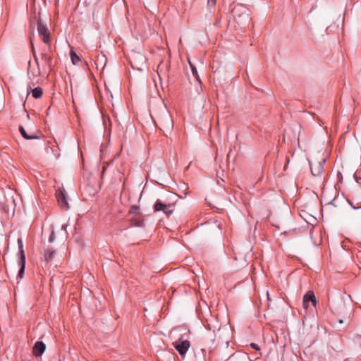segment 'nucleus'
I'll use <instances>...</instances> for the list:
<instances>
[{
  "instance_id": "412c9836",
  "label": "nucleus",
  "mask_w": 361,
  "mask_h": 361,
  "mask_svg": "<svg viewBox=\"0 0 361 361\" xmlns=\"http://www.w3.org/2000/svg\"><path fill=\"white\" fill-rule=\"evenodd\" d=\"M209 4H210L212 6H214L216 4V0H209Z\"/></svg>"
},
{
  "instance_id": "6e6552de",
  "label": "nucleus",
  "mask_w": 361,
  "mask_h": 361,
  "mask_svg": "<svg viewBox=\"0 0 361 361\" xmlns=\"http://www.w3.org/2000/svg\"><path fill=\"white\" fill-rule=\"evenodd\" d=\"M56 197L60 207L63 209L69 208L66 195L64 190H58L56 192Z\"/></svg>"
},
{
  "instance_id": "f257e3e1",
  "label": "nucleus",
  "mask_w": 361,
  "mask_h": 361,
  "mask_svg": "<svg viewBox=\"0 0 361 361\" xmlns=\"http://www.w3.org/2000/svg\"><path fill=\"white\" fill-rule=\"evenodd\" d=\"M172 345L180 355L184 356L190 347L189 331L183 329V332L178 336L177 339L172 343Z\"/></svg>"
},
{
  "instance_id": "9d476101",
  "label": "nucleus",
  "mask_w": 361,
  "mask_h": 361,
  "mask_svg": "<svg viewBox=\"0 0 361 361\" xmlns=\"http://www.w3.org/2000/svg\"><path fill=\"white\" fill-rule=\"evenodd\" d=\"M154 210L156 212L161 211L166 215H170L173 212V209H171V204H164L161 202L159 200L156 202L154 204Z\"/></svg>"
},
{
  "instance_id": "ddd939ff",
  "label": "nucleus",
  "mask_w": 361,
  "mask_h": 361,
  "mask_svg": "<svg viewBox=\"0 0 361 361\" xmlns=\"http://www.w3.org/2000/svg\"><path fill=\"white\" fill-rule=\"evenodd\" d=\"M32 97L37 99L39 98L43 93L42 89L41 87H35L31 90Z\"/></svg>"
},
{
  "instance_id": "2eb2a0df",
  "label": "nucleus",
  "mask_w": 361,
  "mask_h": 361,
  "mask_svg": "<svg viewBox=\"0 0 361 361\" xmlns=\"http://www.w3.org/2000/svg\"><path fill=\"white\" fill-rule=\"evenodd\" d=\"M71 59L72 63L75 65L78 64V62L80 61V57L76 54V53L73 51H71L70 53Z\"/></svg>"
},
{
  "instance_id": "7ed1b4c3",
  "label": "nucleus",
  "mask_w": 361,
  "mask_h": 361,
  "mask_svg": "<svg viewBox=\"0 0 361 361\" xmlns=\"http://www.w3.org/2000/svg\"><path fill=\"white\" fill-rule=\"evenodd\" d=\"M57 255L56 251L51 249H44L41 257V264L43 268L49 267V266L54 264L55 267L58 266V264H54V261Z\"/></svg>"
},
{
  "instance_id": "6ab92c4d",
  "label": "nucleus",
  "mask_w": 361,
  "mask_h": 361,
  "mask_svg": "<svg viewBox=\"0 0 361 361\" xmlns=\"http://www.w3.org/2000/svg\"><path fill=\"white\" fill-rule=\"evenodd\" d=\"M54 239H55V233H54V231L52 230L51 232V234L49 237V243H51L54 241Z\"/></svg>"
},
{
  "instance_id": "4be33fe9",
  "label": "nucleus",
  "mask_w": 361,
  "mask_h": 361,
  "mask_svg": "<svg viewBox=\"0 0 361 361\" xmlns=\"http://www.w3.org/2000/svg\"><path fill=\"white\" fill-rule=\"evenodd\" d=\"M67 228V225H62L61 229L66 231Z\"/></svg>"
},
{
  "instance_id": "9b49d317",
  "label": "nucleus",
  "mask_w": 361,
  "mask_h": 361,
  "mask_svg": "<svg viewBox=\"0 0 361 361\" xmlns=\"http://www.w3.org/2000/svg\"><path fill=\"white\" fill-rule=\"evenodd\" d=\"M46 345L42 341H37L32 348V353L35 356H41L45 351Z\"/></svg>"
},
{
  "instance_id": "4468645a",
  "label": "nucleus",
  "mask_w": 361,
  "mask_h": 361,
  "mask_svg": "<svg viewBox=\"0 0 361 361\" xmlns=\"http://www.w3.org/2000/svg\"><path fill=\"white\" fill-rule=\"evenodd\" d=\"M19 131L21 134V135L25 138V139H27V140H32V139H35V138H37V136H35V135H32V136H30L27 134L25 130L24 129V128L23 126H20L19 127Z\"/></svg>"
},
{
  "instance_id": "f03ea898",
  "label": "nucleus",
  "mask_w": 361,
  "mask_h": 361,
  "mask_svg": "<svg viewBox=\"0 0 361 361\" xmlns=\"http://www.w3.org/2000/svg\"><path fill=\"white\" fill-rule=\"evenodd\" d=\"M233 15L239 23L249 22L251 20L249 10L241 4L237 5L233 8Z\"/></svg>"
},
{
  "instance_id": "1a4fd4ad",
  "label": "nucleus",
  "mask_w": 361,
  "mask_h": 361,
  "mask_svg": "<svg viewBox=\"0 0 361 361\" xmlns=\"http://www.w3.org/2000/svg\"><path fill=\"white\" fill-rule=\"evenodd\" d=\"M37 31L39 35L42 37V40L45 44H49V30L47 27L41 22L37 23Z\"/></svg>"
},
{
  "instance_id": "20e7f679",
  "label": "nucleus",
  "mask_w": 361,
  "mask_h": 361,
  "mask_svg": "<svg viewBox=\"0 0 361 361\" xmlns=\"http://www.w3.org/2000/svg\"><path fill=\"white\" fill-rule=\"evenodd\" d=\"M18 245L20 254L18 264L20 269L17 275V279H23L25 269V255L23 249V243L20 238L18 239Z\"/></svg>"
},
{
  "instance_id": "f8f14e48",
  "label": "nucleus",
  "mask_w": 361,
  "mask_h": 361,
  "mask_svg": "<svg viewBox=\"0 0 361 361\" xmlns=\"http://www.w3.org/2000/svg\"><path fill=\"white\" fill-rule=\"evenodd\" d=\"M42 59L44 61L45 64L49 67L51 66V57L47 53H42L41 55Z\"/></svg>"
},
{
  "instance_id": "5701e85b",
  "label": "nucleus",
  "mask_w": 361,
  "mask_h": 361,
  "mask_svg": "<svg viewBox=\"0 0 361 361\" xmlns=\"http://www.w3.org/2000/svg\"><path fill=\"white\" fill-rule=\"evenodd\" d=\"M350 205H351V207H352L353 209H357L361 208V207H356L353 206L351 203H350Z\"/></svg>"
},
{
  "instance_id": "aec40b11",
  "label": "nucleus",
  "mask_w": 361,
  "mask_h": 361,
  "mask_svg": "<svg viewBox=\"0 0 361 361\" xmlns=\"http://www.w3.org/2000/svg\"><path fill=\"white\" fill-rule=\"evenodd\" d=\"M250 346H251L253 349H255V350H259V345H258L257 344L255 343H252L250 344Z\"/></svg>"
},
{
  "instance_id": "b1692460",
  "label": "nucleus",
  "mask_w": 361,
  "mask_h": 361,
  "mask_svg": "<svg viewBox=\"0 0 361 361\" xmlns=\"http://www.w3.org/2000/svg\"><path fill=\"white\" fill-rule=\"evenodd\" d=\"M34 56H35V59L36 62L37 63V58L36 57L35 55Z\"/></svg>"
},
{
  "instance_id": "0eeeda50",
  "label": "nucleus",
  "mask_w": 361,
  "mask_h": 361,
  "mask_svg": "<svg viewBox=\"0 0 361 361\" xmlns=\"http://www.w3.org/2000/svg\"><path fill=\"white\" fill-rule=\"evenodd\" d=\"M310 303L313 307H315L317 304L315 295L312 290H309L303 297L302 305L304 309L307 310Z\"/></svg>"
},
{
  "instance_id": "39448f33",
  "label": "nucleus",
  "mask_w": 361,
  "mask_h": 361,
  "mask_svg": "<svg viewBox=\"0 0 361 361\" xmlns=\"http://www.w3.org/2000/svg\"><path fill=\"white\" fill-rule=\"evenodd\" d=\"M159 128L163 131H170L173 126V122L171 116L169 113H165L159 119Z\"/></svg>"
},
{
  "instance_id": "f3484780",
  "label": "nucleus",
  "mask_w": 361,
  "mask_h": 361,
  "mask_svg": "<svg viewBox=\"0 0 361 361\" xmlns=\"http://www.w3.org/2000/svg\"><path fill=\"white\" fill-rule=\"evenodd\" d=\"M190 68H191V71H192V75L194 76H195V78H197V80H200L199 76L197 75V71L196 68L190 62Z\"/></svg>"
},
{
  "instance_id": "a211bd4d",
  "label": "nucleus",
  "mask_w": 361,
  "mask_h": 361,
  "mask_svg": "<svg viewBox=\"0 0 361 361\" xmlns=\"http://www.w3.org/2000/svg\"><path fill=\"white\" fill-rule=\"evenodd\" d=\"M138 209H139V207H137V206H136V205H133V206H132V207L130 208L129 214H137V213Z\"/></svg>"
},
{
  "instance_id": "dca6fc26",
  "label": "nucleus",
  "mask_w": 361,
  "mask_h": 361,
  "mask_svg": "<svg viewBox=\"0 0 361 361\" xmlns=\"http://www.w3.org/2000/svg\"><path fill=\"white\" fill-rule=\"evenodd\" d=\"M131 221L132 224L136 226H142L143 225V220L140 217H134Z\"/></svg>"
},
{
  "instance_id": "423d86ee",
  "label": "nucleus",
  "mask_w": 361,
  "mask_h": 361,
  "mask_svg": "<svg viewBox=\"0 0 361 361\" xmlns=\"http://www.w3.org/2000/svg\"><path fill=\"white\" fill-rule=\"evenodd\" d=\"M325 162V159H322L316 163H310L311 173L314 176H318L322 173Z\"/></svg>"
}]
</instances>
